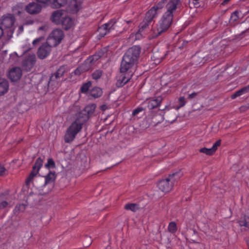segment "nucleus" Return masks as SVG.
Returning a JSON list of instances; mask_svg holds the SVG:
<instances>
[{
  "instance_id": "nucleus-1",
  "label": "nucleus",
  "mask_w": 249,
  "mask_h": 249,
  "mask_svg": "<svg viewBox=\"0 0 249 249\" xmlns=\"http://www.w3.org/2000/svg\"><path fill=\"white\" fill-rule=\"evenodd\" d=\"M96 108V104H90L87 105L83 109L77 112L76 119L67 128L64 136L65 142L70 143L73 141L76 134L82 129L83 125L89 118L95 115Z\"/></svg>"
},
{
  "instance_id": "nucleus-2",
  "label": "nucleus",
  "mask_w": 249,
  "mask_h": 249,
  "mask_svg": "<svg viewBox=\"0 0 249 249\" xmlns=\"http://www.w3.org/2000/svg\"><path fill=\"white\" fill-rule=\"evenodd\" d=\"M167 11L163 15L156 26L151 30L152 38H157L167 32L173 23V14L177 9L175 6L166 5Z\"/></svg>"
},
{
  "instance_id": "nucleus-3",
  "label": "nucleus",
  "mask_w": 249,
  "mask_h": 249,
  "mask_svg": "<svg viewBox=\"0 0 249 249\" xmlns=\"http://www.w3.org/2000/svg\"><path fill=\"white\" fill-rule=\"evenodd\" d=\"M141 53V47L139 45H134L129 48L123 57L120 69V72H125L137 64Z\"/></svg>"
},
{
  "instance_id": "nucleus-4",
  "label": "nucleus",
  "mask_w": 249,
  "mask_h": 249,
  "mask_svg": "<svg viewBox=\"0 0 249 249\" xmlns=\"http://www.w3.org/2000/svg\"><path fill=\"white\" fill-rule=\"evenodd\" d=\"M16 19L14 14L6 13L0 18V27L4 29H8L7 31V39L10 40L15 31L13 27Z\"/></svg>"
},
{
  "instance_id": "nucleus-5",
  "label": "nucleus",
  "mask_w": 249,
  "mask_h": 249,
  "mask_svg": "<svg viewBox=\"0 0 249 249\" xmlns=\"http://www.w3.org/2000/svg\"><path fill=\"white\" fill-rule=\"evenodd\" d=\"M64 34L63 31L59 29L53 30L47 38V41H49L50 43L53 47L58 45L63 39Z\"/></svg>"
},
{
  "instance_id": "nucleus-6",
  "label": "nucleus",
  "mask_w": 249,
  "mask_h": 249,
  "mask_svg": "<svg viewBox=\"0 0 249 249\" xmlns=\"http://www.w3.org/2000/svg\"><path fill=\"white\" fill-rule=\"evenodd\" d=\"M43 159H41L40 157L38 158L36 160L31 173H30L28 177L26 179V185H29L32 181L34 178L37 175L40 169L43 165Z\"/></svg>"
},
{
  "instance_id": "nucleus-7",
  "label": "nucleus",
  "mask_w": 249,
  "mask_h": 249,
  "mask_svg": "<svg viewBox=\"0 0 249 249\" xmlns=\"http://www.w3.org/2000/svg\"><path fill=\"white\" fill-rule=\"evenodd\" d=\"M53 47L50 43L49 41H47L39 47L37 52V55L40 59L46 58L50 53L51 48Z\"/></svg>"
},
{
  "instance_id": "nucleus-8",
  "label": "nucleus",
  "mask_w": 249,
  "mask_h": 249,
  "mask_svg": "<svg viewBox=\"0 0 249 249\" xmlns=\"http://www.w3.org/2000/svg\"><path fill=\"white\" fill-rule=\"evenodd\" d=\"M116 20L112 19L108 23L104 24L99 27L97 31L99 32V36L101 38L104 37L110 30L114 29V25L116 23Z\"/></svg>"
},
{
  "instance_id": "nucleus-9",
  "label": "nucleus",
  "mask_w": 249,
  "mask_h": 249,
  "mask_svg": "<svg viewBox=\"0 0 249 249\" xmlns=\"http://www.w3.org/2000/svg\"><path fill=\"white\" fill-rule=\"evenodd\" d=\"M158 187L161 191L168 193L169 192L173 187V183L168 177L160 180L157 184Z\"/></svg>"
},
{
  "instance_id": "nucleus-10",
  "label": "nucleus",
  "mask_w": 249,
  "mask_h": 249,
  "mask_svg": "<svg viewBox=\"0 0 249 249\" xmlns=\"http://www.w3.org/2000/svg\"><path fill=\"white\" fill-rule=\"evenodd\" d=\"M42 5L37 2H31L25 7L24 10L28 14L35 15L40 13L42 10Z\"/></svg>"
},
{
  "instance_id": "nucleus-11",
  "label": "nucleus",
  "mask_w": 249,
  "mask_h": 249,
  "mask_svg": "<svg viewBox=\"0 0 249 249\" xmlns=\"http://www.w3.org/2000/svg\"><path fill=\"white\" fill-rule=\"evenodd\" d=\"M154 18H155L153 17L152 15H148V12L146 13L144 19L139 25V29L136 34L137 36H138L140 35L142 36V33L149 27Z\"/></svg>"
},
{
  "instance_id": "nucleus-12",
  "label": "nucleus",
  "mask_w": 249,
  "mask_h": 249,
  "mask_svg": "<svg viewBox=\"0 0 249 249\" xmlns=\"http://www.w3.org/2000/svg\"><path fill=\"white\" fill-rule=\"evenodd\" d=\"M36 62V56L34 54L29 55L22 62L23 69L27 71H30Z\"/></svg>"
},
{
  "instance_id": "nucleus-13",
  "label": "nucleus",
  "mask_w": 249,
  "mask_h": 249,
  "mask_svg": "<svg viewBox=\"0 0 249 249\" xmlns=\"http://www.w3.org/2000/svg\"><path fill=\"white\" fill-rule=\"evenodd\" d=\"M168 3L167 0H161L158 3L155 4L148 12V15H151L153 17L156 18L159 10H161Z\"/></svg>"
},
{
  "instance_id": "nucleus-14",
  "label": "nucleus",
  "mask_w": 249,
  "mask_h": 249,
  "mask_svg": "<svg viewBox=\"0 0 249 249\" xmlns=\"http://www.w3.org/2000/svg\"><path fill=\"white\" fill-rule=\"evenodd\" d=\"M22 73V71L20 68L14 67L9 71L8 77L12 81L17 82L20 79Z\"/></svg>"
},
{
  "instance_id": "nucleus-15",
  "label": "nucleus",
  "mask_w": 249,
  "mask_h": 249,
  "mask_svg": "<svg viewBox=\"0 0 249 249\" xmlns=\"http://www.w3.org/2000/svg\"><path fill=\"white\" fill-rule=\"evenodd\" d=\"M66 71V68L64 66H61L54 73H52L50 77L48 85H49L53 82H55L57 79L62 77Z\"/></svg>"
},
{
  "instance_id": "nucleus-16",
  "label": "nucleus",
  "mask_w": 249,
  "mask_h": 249,
  "mask_svg": "<svg viewBox=\"0 0 249 249\" xmlns=\"http://www.w3.org/2000/svg\"><path fill=\"white\" fill-rule=\"evenodd\" d=\"M204 54L200 53H196L191 58V63L194 66H202L205 63Z\"/></svg>"
},
{
  "instance_id": "nucleus-17",
  "label": "nucleus",
  "mask_w": 249,
  "mask_h": 249,
  "mask_svg": "<svg viewBox=\"0 0 249 249\" xmlns=\"http://www.w3.org/2000/svg\"><path fill=\"white\" fill-rule=\"evenodd\" d=\"M64 13V11L62 10H56L53 12L51 18L52 22L57 25L60 24L62 19H63L65 16Z\"/></svg>"
},
{
  "instance_id": "nucleus-18",
  "label": "nucleus",
  "mask_w": 249,
  "mask_h": 249,
  "mask_svg": "<svg viewBox=\"0 0 249 249\" xmlns=\"http://www.w3.org/2000/svg\"><path fill=\"white\" fill-rule=\"evenodd\" d=\"M60 25H62L64 30L67 31L72 27L73 21L71 18L65 15L63 19H62Z\"/></svg>"
},
{
  "instance_id": "nucleus-19",
  "label": "nucleus",
  "mask_w": 249,
  "mask_h": 249,
  "mask_svg": "<svg viewBox=\"0 0 249 249\" xmlns=\"http://www.w3.org/2000/svg\"><path fill=\"white\" fill-rule=\"evenodd\" d=\"M13 14L18 16H20L24 13V6L21 2L17 3L15 5L13 6L11 9Z\"/></svg>"
},
{
  "instance_id": "nucleus-20",
  "label": "nucleus",
  "mask_w": 249,
  "mask_h": 249,
  "mask_svg": "<svg viewBox=\"0 0 249 249\" xmlns=\"http://www.w3.org/2000/svg\"><path fill=\"white\" fill-rule=\"evenodd\" d=\"M8 89V81L6 79L2 78L0 81V96H2L7 93Z\"/></svg>"
},
{
  "instance_id": "nucleus-21",
  "label": "nucleus",
  "mask_w": 249,
  "mask_h": 249,
  "mask_svg": "<svg viewBox=\"0 0 249 249\" xmlns=\"http://www.w3.org/2000/svg\"><path fill=\"white\" fill-rule=\"evenodd\" d=\"M81 3L76 0H72L69 5V9L72 13L78 12L81 8Z\"/></svg>"
},
{
  "instance_id": "nucleus-22",
  "label": "nucleus",
  "mask_w": 249,
  "mask_h": 249,
  "mask_svg": "<svg viewBox=\"0 0 249 249\" xmlns=\"http://www.w3.org/2000/svg\"><path fill=\"white\" fill-rule=\"evenodd\" d=\"M182 176L183 173L181 172V170L179 169L177 171L173 172L172 174H169L167 177L174 183V182L177 181Z\"/></svg>"
},
{
  "instance_id": "nucleus-23",
  "label": "nucleus",
  "mask_w": 249,
  "mask_h": 249,
  "mask_svg": "<svg viewBox=\"0 0 249 249\" xmlns=\"http://www.w3.org/2000/svg\"><path fill=\"white\" fill-rule=\"evenodd\" d=\"M162 101V98L160 97H158L157 98L151 100L147 103V107L149 109H152L160 106Z\"/></svg>"
},
{
  "instance_id": "nucleus-24",
  "label": "nucleus",
  "mask_w": 249,
  "mask_h": 249,
  "mask_svg": "<svg viewBox=\"0 0 249 249\" xmlns=\"http://www.w3.org/2000/svg\"><path fill=\"white\" fill-rule=\"evenodd\" d=\"M56 175L54 171H50L49 173L45 177V181L44 185L47 184L53 183L55 181Z\"/></svg>"
},
{
  "instance_id": "nucleus-25",
  "label": "nucleus",
  "mask_w": 249,
  "mask_h": 249,
  "mask_svg": "<svg viewBox=\"0 0 249 249\" xmlns=\"http://www.w3.org/2000/svg\"><path fill=\"white\" fill-rule=\"evenodd\" d=\"M249 92V85L247 86L244 87L243 88L240 89L238 91L231 95V98L234 99L236 97H239L243 94L247 93Z\"/></svg>"
},
{
  "instance_id": "nucleus-26",
  "label": "nucleus",
  "mask_w": 249,
  "mask_h": 249,
  "mask_svg": "<svg viewBox=\"0 0 249 249\" xmlns=\"http://www.w3.org/2000/svg\"><path fill=\"white\" fill-rule=\"evenodd\" d=\"M130 78H126L124 74H122L118 80H117L116 86L118 88L123 87L125 84L128 83L130 80Z\"/></svg>"
},
{
  "instance_id": "nucleus-27",
  "label": "nucleus",
  "mask_w": 249,
  "mask_h": 249,
  "mask_svg": "<svg viewBox=\"0 0 249 249\" xmlns=\"http://www.w3.org/2000/svg\"><path fill=\"white\" fill-rule=\"evenodd\" d=\"M67 3V0H51V6L53 8H59Z\"/></svg>"
},
{
  "instance_id": "nucleus-28",
  "label": "nucleus",
  "mask_w": 249,
  "mask_h": 249,
  "mask_svg": "<svg viewBox=\"0 0 249 249\" xmlns=\"http://www.w3.org/2000/svg\"><path fill=\"white\" fill-rule=\"evenodd\" d=\"M102 89L98 87L93 88L90 91V95L94 98H97L102 96Z\"/></svg>"
},
{
  "instance_id": "nucleus-29",
  "label": "nucleus",
  "mask_w": 249,
  "mask_h": 249,
  "mask_svg": "<svg viewBox=\"0 0 249 249\" xmlns=\"http://www.w3.org/2000/svg\"><path fill=\"white\" fill-rule=\"evenodd\" d=\"M238 223L241 227L244 226L249 229V216L245 215L241 217L238 221Z\"/></svg>"
},
{
  "instance_id": "nucleus-30",
  "label": "nucleus",
  "mask_w": 249,
  "mask_h": 249,
  "mask_svg": "<svg viewBox=\"0 0 249 249\" xmlns=\"http://www.w3.org/2000/svg\"><path fill=\"white\" fill-rule=\"evenodd\" d=\"M139 204L136 203H127L124 205L126 210H130L133 212H136L140 209Z\"/></svg>"
},
{
  "instance_id": "nucleus-31",
  "label": "nucleus",
  "mask_w": 249,
  "mask_h": 249,
  "mask_svg": "<svg viewBox=\"0 0 249 249\" xmlns=\"http://www.w3.org/2000/svg\"><path fill=\"white\" fill-rule=\"evenodd\" d=\"M239 12L238 10H236L231 14L229 20V23L231 25H234V22L238 19L239 18Z\"/></svg>"
},
{
  "instance_id": "nucleus-32",
  "label": "nucleus",
  "mask_w": 249,
  "mask_h": 249,
  "mask_svg": "<svg viewBox=\"0 0 249 249\" xmlns=\"http://www.w3.org/2000/svg\"><path fill=\"white\" fill-rule=\"evenodd\" d=\"M6 195L7 194L5 193H1L0 195V210L5 208L8 205V203L7 201L2 200V199L6 198L5 197Z\"/></svg>"
},
{
  "instance_id": "nucleus-33",
  "label": "nucleus",
  "mask_w": 249,
  "mask_h": 249,
  "mask_svg": "<svg viewBox=\"0 0 249 249\" xmlns=\"http://www.w3.org/2000/svg\"><path fill=\"white\" fill-rule=\"evenodd\" d=\"M91 81H88L87 83H84L81 88H80V91L81 92L83 93H87L89 88L91 86Z\"/></svg>"
},
{
  "instance_id": "nucleus-34",
  "label": "nucleus",
  "mask_w": 249,
  "mask_h": 249,
  "mask_svg": "<svg viewBox=\"0 0 249 249\" xmlns=\"http://www.w3.org/2000/svg\"><path fill=\"white\" fill-rule=\"evenodd\" d=\"M45 167L48 169L55 168L56 166L52 158H49L47 163L45 164Z\"/></svg>"
},
{
  "instance_id": "nucleus-35",
  "label": "nucleus",
  "mask_w": 249,
  "mask_h": 249,
  "mask_svg": "<svg viewBox=\"0 0 249 249\" xmlns=\"http://www.w3.org/2000/svg\"><path fill=\"white\" fill-rule=\"evenodd\" d=\"M168 230L169 232L172 233H175L177 231V224L175 222H171L169 223Z\"/></svg>"
},
{
  "instance_id": "nucleus-36",
  "label": "nucleus",
  "mask_w": 249,
  "mask_h": 249,
  "mask_svg": "<svg viewBox=\"0 0 249 249\" xmlns=\"http://www.w3.org/2000/svg\"><path fill=\"white\" fill-rule=\"evenodd\" d=\"M249 34V27L243 31L240 34L235 36V39H241Z\"/></svg>"
},
{
  "instance_id": "nucleus-37",
  "label": "nucleus",
  "mask_w": 249,
  "mask_h": 249,
  "mask_svg": "<svg viewBox=\"0 0 249 249\" xmlns=\"http://www.w3.org/2000/svg\"><path fill=\"white\" fill-rule=\"evenodd\" d=\"M199 151L200 153H204L208 156H212L214 154L211 148H207L206 147L200 148Z\"/></svg>"
},
{
  "instance_id": "nucleus-38",
  "label": "nucleus",
  "mask_w": 249,
  "mask_h": 249,
  "mask_svg": "<svg viewBox=\"0 0 249 249\" xmlns=\"http://www.w3.org/2000/svg\"><path fill=\"white\" fill-rule=\"evenodd\" d=\"M103 74V71L100 70H97L94 71L92 74L93 79L95 80L99 79Z\"/></svg>"
},
{
  "instance_id": "nucleus-39",
  "label": "nucleus",
  "mask_w": 249,
  "mask_h": 249,
  "mask_svg": "<svg viewBox=\"0 0 249 249\" xmlns=\"http://www.w3.org/2000/svg\"><path fill=\"white\" fill-rule=\"evenodd\" d=\"M91 243H92V240L91 239V237L88 235H86L85 236V239H84V246L85 248H87V247H89L91 245Z\"/></svg>"
},
{
  "instance_id": "nucleus-40",
  "label": "nucleus",
  "mask_w": 249,
  "mask_h": 249,
  "mask_svg": "<svg viewBox=\"0 0 249 249\" xmlns=\"http://www.w3.org/2000/svg\"><path fill=\"white\" fill-rule=\"evenodd\" d=\"M186 104V100L184 97H180L178 99V106L176 107L177 109L183 107Z\"/></svg>"
},
{
  "instance_id": "nucleus-41",
  "label": "nucleus",
  "mask_w": 249,
  "mask_h": 249,
  "mask_svg": "<svg viewBox=\"0 0 249 249\" xmlns=\"http://www.w3.org/2000/svg\"><path fill=\"white\" fill-rule=\"evenodd\" d=\"M86 71V70L84 69L83 66H80L76 68V70L73 71V73L75 75H79L81 73H83Z\"/></svg>"
},
{
  "instance_id": "nucleus-42",
  "label": "nucleus",
  "mask_w": 249,
  "mask_h": 249,
  "mask_svg": "<svg viewBox=\"0 0 249 249\" xmlns=\"http://www.w3.org/2000/svg\"><path fill=\"white\" fill-rule=\"evenodd\" d=\"M180 3V0H169L166 5L169 6H175V8H177V5Z\"/></svg>"
},
{
  "instance_id": "nucleus-43",
  "label": "nucleus",
  "mask_w": 249,
  "mask_h": 249,
  "mask_svg": "<svg viewBox=\"0 0 249 249\" xmlns=\"http://www.w3.org/2000/svg\"><path fill=\"white\" fill-rule=\"evenodd\" d=\"M26 205L24 204H20L18 205H17L15 207V210L18 211L19 212H23L26 209Z\"/></svg>"
},
{
  "instance_id": "nucleus-44",
  "label": "nucleus",
  "mask_w": 249,
  "mask_h": 249,
  "mask_svg": "<svg viewBox=\"0 0 249 249\" xmlns=\"http://www.w3.org/2000/svg\"><path fill=\"white\" fill-rule=\"evenodd\" d=\"M220 144H221V140H220L217 141L216 142H215L213 143L212 147H211V148L212 149V151H213V152L214 153L215 152V151L217 149L218 147L220 145Z\"/></svg>"
},
{
  "instance_id": "nucleus-45",
  "label": "nucleus",
  "mask_w": 249,
  "mask_h": 249,
  "mask_svg": "<svg viewBox=\"0 0 249 249\" xmlns=\"http://www.w3.org/2000/svg\"><path fill=\"white\" fill-rule=\"evenodd\" d=\"M215 57H214V55H213V54L210 53L207 56L204 55V60L205 61V63L207 62H209L213 60Z\"/></svg>"
},
{
  "instance_id": "nucleus-46",
  "label": "nucleus",
  "mask_w": 249,
  "mask_h": 249,
  "mask_svg": "<svg viewBox=\"0 0 249 249\" xmlns=\"http://www.w3.org/2000/svg\"><path fill=\"white\" fill-rule=\"evenodd\" d=\"M144 110V108L142 107H138L134 109L132 112V116H136L139 113Z\"/></svg>"
},
{
  "instance_id": "nucleus-47",
  "label": "nucleus",
  "mask_w": 249,
  "mask_h": 249,
  "mask_svg": "<svg viewBox=\"0 0 249 249\" xmlns=\"http://www.w3.org/2000/svg\"><path fill=\"white\" fill-rule=\"evenodd\" d=\"M193 234L192 235V238L191 239L194 243H199V242L196 240L195 236H197V232L195 230H193Z\"/></svg>"
},
{
  "instance_id": "nucleus-48",
  "label": "nucleus",
  "mask_w": 249,
  "mask_h": 249,
  "mask_svg": "<svg viewBox=\"0 0 249 249\" xmlns=\"http://www.w3.org/2000/svg\"><path fill=\"white\" fill-rule=\"evenodd\" d=\"M36 1L39 4H42L45 6L48 4L49 2H51V0H36Z\"/></svg>"
},
{
  "instance_id": "nucleus-49",
  "label": "nucleus",
  "mask_w": 249,
  "mask_h": 249,
  "mask_svg": "<svg viewBox=\"0 0 249 249\" xmlns=\"http://www.w3.org/2000/svg\"><path fill=\"white\" fill-rule=\"evenodd\" d=\"M44 36H40L38 38H36L35 39L33 42V44L34 46H36L39 42L41 41L42 40L44 39Z\"/></svg>"
},
{
  "instance_id": "nucleus-50",
  "label": "nucleus",
  "mask_w": 249,
  "mask_h": 249,
  "mask_svg": "<svg viewBox=\"0 0 249 249\" xmlns=\"http://www.w3.org/2000/svg\"><path fill=\"white\" fill-rule=\"evenodd\" d=\"M199 92H194L191 94H189L187 97V99L189 100H191L193 98H195L197 96Z\"/></svg>"
},
{
  "instance_id": "nucleus-51",
  "label": "nucleus",
  "mask_w": 249,
  "mask_h": 249,
  "mask_svg": "<svg viewBox=\"0 0 249 249\" xmlns=\"http://www.w3.org/2000/svg\"><path fill=\"white\" fill-rule=\"evenodd\" d=\"M5 170V167L0 164V175H2Z\"/></svg>"
},
{
  "instance_id": "nucleus-52",
  "label": "nucleus",
  "mask_w": 249,
  "mask_h": 249,
  "mask_svg": "<svg viewBox=\"0 0 249 249\" xmlns=\"http://www.w3.org/2000/svg\"><path fill=\"white\" fill-rule=\"evenodd\" d=\"M23 29H24V27H23V25L19 26L18 27V34H19L21 33V32H22L23 31Z\"/></svg>"
},
{
  "instance_id": "nucleus-53",
  "label": "nucleus",
  "mask_w": 249,
  "mask_h": 249,
  "mask_svg": "<svg viewBox=\"0 0 249 249\" xmlns=\"http://www.w3.org/2000/svg\"><path fill=\"white\" fill-rule=\"evenodd\" d=\"M107 108L106 105H103L100 107V109L102 111H105Z\"/></svg>"
},
{
  "instance_id": "nucleus-54",
  "label": "nucleus",
  "mask_w": 249,
  "mask_h": 249,
  "mask_svg": "<svg viewBox=\"0 0 249 249\" xmlns=\"http://www.w3.org/2000/svg\"><path fill=\"white\" fill-rule=\"evenodd\" d=\"M188 44V42L186 41H183L182 43L181 46L179 47V48H183L184 46H186Z\"/></svg>"
},
{
  "instance_id": "nucleus-55",
  "label": "nucleus",
  "mask_w": 249,
  "mask_h": 249,
  "mask_svg": "<svg viewBox=\"0 0 249 249\" xmlns=\"http://www.w3.org/2000/svg\"><path fill=\"white\" fill-rule=\"evenodd\" d=\"M3 35V29L0 27V39Z\"/></svg>"
},
{
  "instance_id": "nucleus-56",
  "label": "nucleus",
  "mask_w": 249,
  "mask_h": 249,
  "mask_svg": "<svg viewBox=\"0 0 249 249\" xmlns=\"http://www.w3.org/2000/svg\"><path fill=\"white\" fill-rule=\"evenodd\" d=\"M230 1V0H224L223 1V2H222L221 4L225 5V4H227Z\"/></svg>"
},
{
  "instance_id": "nucleus-57",
  "label": "nucleus",
  "mask_w": 249,
  "mask_h": 249,
  "mask_svg": "<svg viewBox=\"0 0 249 249\" xmlns=\"http://www.w3.org/2000/svg\"><path fill=\"white\" fill-rule=\"evenodd\" d=\"M34 22V20H27L26 22V24H33Z\"/></svg>"
},
{
  "instance_id": "nucleus-58",
  "label": "nucleus",
  "mask_w": 249,
  "mask_h": 249,
  "mask_svg": "<svg viewBox=\"0 0 249 249\" xmlns=\"http://www.w3.org/2000/svg\"><path fill=\"white\" fill-rule=\"evenodd\" d=\"M125 22H126L128 24H130V23H132V22H133V20H125Z\"/></svg>"
},
{
  "instance_id": "nucleus-59",
  "label": "nucleus",
  "mask_w": 249,
  "mask_h": 249,
  "mask_svg": "<svg viewBox=\"0 0 249 249\" xmlns=\"http://www.w3.org/2000/svg\"><path fill=\"white\" fill-rule=\"evenodd\" d=\"M33 194V193H30V194L27 196V199H29Z\"/></svg>"
},
{
  "instance_id": "nucleus-60",
  "label": "nucleus",
  "mask_w": 249,
  "mask_h": 249,
  "mask_svg": "<svg viewBox=\"0 0 249 249\" xmlns=\"http://www.w3.org/2000/svg\"><path fill=\"white\" fill-rule=\"evenodd\" d=\"M45 28V26H41L39 28L38 30H43Z\"/></svg>"
},
{
  "instance_id": "nucleus-61",
  "label": "nucleus",
  "mask_w": 249,
  "mask_h": 249,
  "mask_svg": "<svg viewBox=\"0 0 249 249\" xmlns=\"http://www.w3.org/2000/svg\"><path fill=\"white\" fill-rule=\"evenodd\" d=\"M246 243H247L248 249H249V239L246 240Z\"/></svg>"
},
{
  "instance_id": "nucleus-62",
  "label": "nucleus",
  "mask_w": 249,
  "mask_h": 249,
  "mask_svg": "<svg viewBox=\"0 0 249 249\" xmlns=\"http://www.w3.org/2000/svg\"><path fill=\"white\" fill-rule=\"evenodd\" d=\"M3 78H2V75H1V71H0V81L1 80V79H2Z\"/></svg>"
},
{
  "instance_id": "nucleus-63",
  "label": "nucleus",
  "mask_w": 249,
  "mask_h": 249,
  "mask_svg": "<svg viewBox=\"0 0 249 249\" xmlns=\"http://www.w3.org/2000/svg\"><path fill=\"white\" fill-rule=\"evenodd\" d=\"M247 20H249V16L245 20V21L244 22H245Z\"/></svg>"
}]
</instances>
